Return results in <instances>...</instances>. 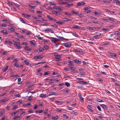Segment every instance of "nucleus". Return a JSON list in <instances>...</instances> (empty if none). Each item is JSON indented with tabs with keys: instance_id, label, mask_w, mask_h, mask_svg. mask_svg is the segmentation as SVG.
Returning <instances> with one entry per match:
<instances>
[{
	"instance_id": "41",
	"label": "nucleus",
	"mask_w": 120,
	"mask_h": 120,
	"mask_svg": "<svg viewBox=\"0 0 120 120\" xmlns=\"http://www.w3.org/2000/svg\"><path fill=\"white\" fill-rule=\"evenodd\" d=\"M7 25L3 23L1 24V27H5L7 26Z\"/></svg>"
},
{
	"instance_id": "63",
	"label": "nucleus",
	"mask_w": 120,
	"mask_h": 120,
	"mask_svg": "<svg viewBox=\"0 0 120 120\" xmlns=\"http://www.w3.org/2000/svg\"><path fill=\"white\" fill-rule=\"evenodd\" d=\"M111 79L112 80V81L114 82H115L116 81V80L115 79V78H111Z\"/></svg>"
},
{
	"instance_id": "55",
	"label": "nucleus",
	"mask_w": 120,
	"mask_h": 120,
	"mask_svg": "<svg viewBox=\"0 0 120 120\" xmlns=\"http://www.w3.org/2000/svg\"><path fill=\"white\" fill-rule=\"evenodd\" d=\"M63 116L64 117H65L67 119H68L69 118V117L68 116H67V115L66 114H64Z\"/></svg>"
},
{
	"instance_id": "20",
	"label": "nucleus",
	"mask_w": 120,
	"mask_h": 120,
	"mask_svg": "<svg viewBox=\"0 0 120 120\" xmlns=\"http://www.w3.org/2000/svg\"><path fill=\"white\" fill-rule=\"evenodd\" d=\"M31 104L30 103H27L26 104H24L23 105V106L24 107H25L30 106Z\"/></svg>"
},
{
	"instance_id": "2",
	"label": "nucleus",
	"mask_w": 120,
	"mask_h": 120,
	"mask_svg": "<svg viewBox=\"0 0 120 120\" xmlns=\"http://www.w3.org/2000/svg\"><path fill=\"white\" fill-rule=\"evenodd\" d=\"M63 45L65 47L69 48L71 45V42H66L64 43Z\"/></svg>"
},
{
	"instance_id": "11",
	"label": "nucleus",
	"mask_w": 120,
	"mask_h": 120,
	"mask_svg": "<svg viewBox=\"0 0 120 120\" xmlns=\"http://www.w3.org/2000/svg\"><path fill=\"white\" fill-rule=\"evenodd\" d=\"M88 8L87 7H85L84 9L85 10V12L87 13H90L91 12V11L90 10H88Z\"/></svg>"
},
{
	"instance_id": "60",
	"label": "nucleus",
	"mask_w": 120,
	"mask_h": 120,
	"mask_svg": "<svg viewBox=\"0 0 120 120\" xmlns=\"http://www.w3.org/2000/svg\"><path fill=\"white\" fill-rule=\"evenodd\" d=\"M36 12L38 13L39 14H41L42 12V11H36Z\"/></svg>"
},
{
	"instance_id": "21",
	"label": "nucleus",
	"mask_w": 120,
	"mask_h": 120,
	"mask_svg": "<svg viewBox=\"0 0 120 120\" xmlns=\"http://www.w3.org/2000/svg\"><path fill=\"white\" fill-rule=\"evenodd\" d=\"M32 18L34 19H36V21H38L39 23L41 22V21L40 20L38 19H37V18L36 17H35L34 16H33L32 17Z\"/></svg>"
},
{
	"instance_id": "57",
	"label": "nucleus",
	"mask_w": 120,
	"mask_h": 120,
	"mask_svg": "<svg viewBox=\"0 0 120 120\" xmlns=\"http://www.w3.org/2000/svg\"><path fill=\"white\" fill-rule=\"evenodd\" d=\"M51 95H56V94H57V93L56 92H52L51 93Z\"/></svg>"
},
{
	"instance_id": "24",
	"label": "nucleus",
	"mask_w": 120,
	"mask_h": 120,
	"mask_svg": "<svg viewBox=\"0 0 120 120\" xmlns=\"http://www.w3.org/2000/svg\"><path fill=\"white\" fill-rule=\"evenodd\" d=\"M114 34L115 35H120V33L118 31H116L114 32Z\"/></svg>"
},
{
	"instance_id": "33",
	"label": "nucleus",
	"mask_w": 120,
	"mask_h": 120,
	"mask_svg": "<svg viewBox=\"0 0 120 120\" xmlns=\"http://www.w3.org/2000/svg\"><path fill=\"white\" fill-rule=\"evenodd\" d=\"M92 22L93 23L95 24H99L100 23L99 21H93Z\"/></svg>"
},
{
	"instance_id": "53",
	"label": "nucleus",
	"mask_w": 120,
	"mask_h": 120,
	"mask_svg": "<svg viewBox=\"0 0 120 120\" xmlns=\"http://www.w3.org/2000/svg\"><path fill=\"white\" fill-rule=\"evenodd\" d=\"M62 20L64 22V23L66 21V18H63L62 19Z\"/></svg>"
},
{
	"instance_id": "9",
	"label": "nucleus",
	"mask_w": 120,
	"mask_h": 120,
	"mask_svg": "<svg viewBox=\"0 0 120 120\" xmlns=\"http://www.w3.org/2000/svg\"><path fill=\"white\" fill-rule=\"evenodd\" d=\"M86 29L90 30H93L95 29V27H90L88 26L86 27Z\"/></svg>"
},
{
	"instance_id": "52",
	"label": "nucleus",
	"mask_w": 120,
	"mask_h": 120,
	"mask_svg": "<svg viewBox=\"0 0 120 120\" xmlns=\"http://www.w3.org/2000/svg\"><path fill=\"white\" fill-rule=\"evenodd\" d=\"M94 14L95 15H100V14L99 12H97L96 11H95Z\"/></svg>"
},
{
	"instance_id": "27",
	"label": "nucleus",
	"mask_w": 120,
	"mask_h": 120,
	"mask_svg": "<svg viewBox=\"0 0 120 120\" xmlns=\"http://www.w3.org/2000/svg\"><path fill=\"white\" fill-rule=\"evenodd\" d=\"M8 66H6V67L4 69L3 71L4 72H6L8 70Z\"/></svg>"
},
{
	"instance_id": "28",
	"label": "nucleus",
	"mask_w": 120,
	"mask_h": 120,
	"mask_svg": "<svg viewBox=\"0 0 120 120\" xmlns=\"http://www.w3.org/2000/svg\"><path fill=\"white\" fill-rule=\"evenodd\" d=\"M59 4L61 5L65 4H67V3L66 2H62L61 1H59Z\"/></svg>"
},
{
	"instance_id": "10",
	"label": "nucleus",
	"mask_w": 120,
	"mask_h": 120,
	"mask_svg": "<svg viewBox=\"0 0 120 120\" xmlns=\"http://www.w3.org/2000/svg\"><path fill=\"white\" fill-rule=\"evenodd\" d=\"M39 97L43 98H45L46 97V94H40Z\"/></svg>"
},
{
	"instance_id": "56",
	"label": "nucleus",
	"mask_w": 120,
	"mask_h": 120,
	"mask_svg": "<svg viewBox=\"0 0 120 120\" xmlns=\"http://www.w3.org/2000/svg\"><path fill=\"white\" fill-rule=\"evenodd\" d=\"M102 0L101 1L103 2L104 3H109V2H108V1H107L106 0Z\"/></svg>"
},
{
	"instance_id": "42",
	"label": "nucleus",
	"mask_w": 120,
	"mask_h": 120,
	"mask_svg": "<svg viewBox=\"0 0 120 120\" xmlns=\"http://www.w3.org/2000/svg\"><path fill=\"white\" fill-rule=\"evenodd\" d=\"M56 9H57V10H62L61 8L60 7H56Z\"/></svg>"
},
{
	"instance_id": "4",
	"label": "nucleus",
	"mask_w": 120,
	"mask_h": 120,
	"mask_svg": "<svg viewBox=\"0 0 120 120\" xmlns=\"http://www.w3.org/2000/svg\"><path fill=\"white\" fill-rule=\"evenodd\" d=\"M100 106L103 108L104 109L108 110V108L107 107L106 105L104 104H101L100 105Z\"/></svg>"
},
{
	"instance_id": "43",
	"label": "nucleus",
	"mask_w": 120,
	"mask_h": 120,
	"mask_svg": "<svg viewBox=\"0 0 120 120\" xmlns=\"http://www.w3.org/2000/svg\"><path fill=\"white\" fill-rule=\"evenodd\" d=\"M24 62L26 65H28L29 64V62L27 60H24Z\"/></svg>"
},
{
	"instance_id": "30",
	"label": "nucleus",
	"mask_w": 120,
	"mask_h": 120,
	"mask_svg": "<svg viewBox=\"0 0 120 120\" xmlns=\"http://www.w3.org/2000/svg\"><path fill=\"white\" fill-rule=\"evenodd\" d=\"M50 26L54 28H57L58 27V26L55 24H54L53 25H50Z\"/></svg>"
},
{
	"instance_id": "7",
	"label": "nucleus",
	"mask_w": 120,
	"mask_h": 120,
	"mask_svg": "<svg viewBox=\"0 0 120 120\" xmlns=\"http://www.w3.org/2000/svg\"><path fill=\"white\" fill-rule=\"evenodd\" d=\"M108 53L112 57H115L116 58H117L116 55L115 53L110 52H109Z\"/></svg>"
},
{
	"instance_id": "59",
	"label": "nucleus",
	"mask_w": 120,
	"mask_h": 120,
	"mask_svg": "<svg viewBox=\"0 0 120 120\" xmlns=\"http://www.w3.org/2000/svg\"><path fill=\"white\" fill-rule=\"evenodd\" d=\"M97 108L99 111H101V109L100 107L98 105V106Z\"/></svg>"
},
{
	"instance_id": "15",
	"label": "nucleus",
	"mask_w": 120,
	"mask_h": 120,
	"mask_svg": "<svg viewBox=\"0 0 120 120\" xmlns=\"http://www.w3.org/2000/svg\"><path fill=\"white\" fill-rule=\"evenodd\" d=\"M82 27L80 26H74L73 27V28L74 29H81V28H82Z\"/></svg>"
},
{
	"instance_id": "22",
	"label": "nucleus",
	"mask_w": 120,
	"mask_h": 120,
	"mask_svg": "<svg viewBox=\"0 0 120 120\" xmlns=\"http://www.w3.org/2000/svg\"><path fill=\"white\" fill-rule=\"evenodd\" d=\"M58 116H56V117L53 116L51 117V119H53V120H56L58 119Z\"/></svg>"
},
{
	"instance_id": "3",
	"label": "nucleus",
	"mask_w": 120,
	"mask_h": 120,
	"mask_svg": "<svg viewBox=\"0 0 120 120\" xmlns=\"http://www.w3.org/2000/svg\"><path fill=\"white\" fill-rule=\"evenodd\" d=\"M72 13L73 14H74L77 16L81 17V16L82 15V14H79L78 13V12L72 10Z\"/></svg>"
},
{
	"instance_id": "25",
	"label": "nucleus",
	"mask_w": 120,
	"mask_h": 120,
	"mask_svg": "<svg viewBox=\"0 0 120 120\" xmlns=\"http://www.w3.org/2000/svg\"><path fill=\"white\" fill-rule=\"evenodd\" d=\"M52 13L54 14L57 15H58V13L57 11H55L53 10L52 11Z\"/></svg>"
},
{
	"instance_id": "1",
	"label": "nucleus",
	"mask_w": 120,
	"mask_h": 120,
	"mask_svg": "<svg viewBox=\"0 0 120 120\" xmlns=\"http://www.w3.org/2000/svg\"><path fill=\"white\" fill-rule=\"evenodd\" d=\"M49 38L53 43H55L58 41H60V40L55 38L49 37Z\"/></svg>"
},
{
	"instance_id": "46",
	"label": "nucleus",
	"mask_w": 120,
	"mask_h": 120,
	"mask_svg": "<svg viewBox=\"0 0 120 120\" xmlns=\"http://www.w3.org/2000/svg\"><path fill=\"white\" fill-rule=\"evenodd\" d=\"M18 108V106L17 105H15L12 108L13 109H16Z\"/></svg>"
},
{
	"instance_id": "23",
	"label": "nucleus",
	"mask_w": 120,
	"mask_h": 120,
	"mask_svg": "<svg viewBox=\"0 0 120 120\" xmlns=\"http://www.w3.org/2000/svg\"><path fill=\"white\" fill-rule=\"evenodd\" d=\"M22 22L25 24H27L26 22H25L22 18H20L19 19Z\"/></svg>"
},
{
	"instance_id": "26",
	"label": "nucleus",
	"mask_w": 120,
	"mask_h": 120,
	"mask_svg": "<svg viewBox=\"0 0 120 120\" xmlns=\"http://www.w3.org/2000/svg\"><path fill=\"white\" fill-rule=\"evenodd\" d=\"M43 58V55H40L39 56H37V58L38 59H42Z\"/></svg>"
},
{
	"instance_id": "13",
	"label": "nucleus",
	"mask_w": 120,
	"mask_h": 120,
	"mask_svg": "<svg viewBox=\"0 0 120 120\" xmlns=\"http://www.w3.org/2000/svg\"><path fill=\"white\" fill-rule=\"evenodd\" d=\"M22 15L25 18H28L30 16V15H28L26 14H22Z\"/></svg>"
},
{
	"instance_id": "45",
	"label": "nucleus",
	"mask_w": 120,
	"mask_h": 120,
	"mask_svg": "<svg viewBox=\"0 0 120 120\" xmlns=\"http://www.w3.org/2000/svg\"><path fill=\"white\" fill-rule=\"evenodd\" d=\"M56 23H58L59 24H63L64 23V22H56Z\"/></svg>"
},
{
	"instance_id": "50",
	"label": "nucleus",
	"mask_w": 120,
	"mask_h": 120,
	"mask_svg": "<svg viewBox=\"0 0 120 120\" xmlns=\"http://www.w3.org/2000/svg\"><path fill=\"white\" fill-rule=\"evenodd\" d=\"M63 101H56V102H55L56 103H59L60 104H62L63 103Z\"/></svg>"
},
{
	"instance_id": "48",
	"label": "nucleus",
	"mask_w": 120,
	"mask_h": 120,
	"mask_svg": "<svg viewBox=\"0 0 120 120\" xmlns=\"http://www.w3.org/2000/svg\"><path fill=\"white\" fill-rule=\"evenodd\" d=\"M109 20L111 21H114V19L113 18H109Z\"/></svg>"
},
{
	"instance_id": "31",
	"label": "nucleus",
	"mask_w": 120,
	"mask_h": 120,
	"mask_svg": "<svg viewBox=\"0 0 120 120\" xmlns=\"http://www.w3.org/2000/svg\"><path fill=\"white\" fill-rule=\"evenodd\" d=\"M71 72L74 73H76L77 72L76 69L75 68H73L72 69V70H71Z\"/></svg>"
},
{
	"instance_id": "35",
	"label": "nucleus",
	"mask_w": 120,
	"mask_h": 120,
	"mask_svg": "<svg viewBox=\"0 0 120 120\" xmlns=\"http://www.w3.org/2000/svg\"><path fill=\"white\" fill-rule=\"evenodd\" d=\"M47 18H48V19L50 20H51L52 18L51 17V16L49 15H47Z\"/></svg>"
},
{
	"instance_id": "39",
	"label": "nucleus",
	"mask_w": 120,
	"mask_h": 120,
	"mask_svg": "<svg viewBox=\"0 0 120 120\" xmlns=\"http://www.w3.org/2000/svg\"><path fill=\"white\" fill-rule=\"evenodd\" d=\"M71 113L72 114L75 115H76L77 113V112L73 111L71 112Z\"/></svg>"
},
{
	"instance_id": "62",
	"label": "nucleus",
	"mask_w": 120,
	"mask_h": 120,
	"mask_svg": "<svg viewBox=\"0 0 120 120\" xmlns=\"http://www.w3.org/2000/svg\"><path fill=\"white\" fill-rule=\"evenodd\" d=\"M9 100V99L8 98H5L3 100V101L4 102H7V101H8Z\"/></svg>"
},
{
	"instance_id": "18",
	"label": "nucleus",
	"mask_w": 120,
	"mask_h": 120,
	"mask_svg": "<svg viewBox=\"0 0 120 120\" xmlns=\"http://www.w3.org/2000/svg\"><path fill=\"white\" fill-rule=\"evenodd\" d=\"M71 33L73 35L76 37H78L79 36L77 33L75 32H71Z\"/></svg>"
},
{
	"instance_id": "64",
	"label": "nucleus",
	"mask_w": 120,
	"mask_h": 120,
	"mask_svg": "<svg viewBox=\"0 0 120 120\" xmlns=\"http://www.w3.org/2000/svg\"><path fill=\"white\" fill-rule=\"evenodd\" d=\"M64 70L67 71H69V68H67L65 67L64 68Z\"/></svg>"
},
{
	"instance_id": "44",
	"label": "nucleus",
	"mask_w": 120,
	"mask_h": 120,
	"mask_svg": "<svg viewBox=\"0 0 120 120\" xmlns=\"http://www.w3.org/2000/svg\"><path fill=\"white\" fill-rule=\"evenodd\" d=\"M97 101L98 102H104V101L102 100L101 99H98L97 100Z\"/></svg>"
},
{
	"instance_id": "12",
	"label": "nucleus",
	"mask_w": 120,
	"mask_h": 120,
	"mask_svg": "<svg viewBox=\"0 0 120 120\" xmlns=\"http://www.w3.org/2000/svg\"><path fill=\"white\" fill-rule=\"evenodd\" d=\"M85 3L84 2H79L77 5V6H84L85 5Z\"/></svg>"
},
{
	"instance_id": "54",
	"label": "nucleus",
	"mask_w": 120,
	"mask_h": 120,
	"mask_svg": "<svg viewBox=\"0 0 120 120\" xmlns=\"http://www.w3.org/2000/svg\"><path fill=\"white\" fill-rule=\"evenodd\" d=\"M82 84L84 85H87L88 84V83H87L86 82L82 81Z\"/></svg>"
},
{
	"instance_id": "29",
	"label": "nucleus",
	"mask_w": 120,
	"mask_h": 120,
	"mask_svg": "<svg viewBox=\"0 0 120 120\" xmlns=\"http://www.w3.org/2000/svg\"><path fill=\"white\" fill-rule=\"evenodd\" d=\"M44 48L46 50H48L49 48V46L46 45H45L44 46Z\"/></svg>"
},
{
	"instance_id": "34",
	"label": "nucleus",
	"mask_w": 120,
	"mask_h": 120,
	"mask_svg": "<svg viewBox=\"0 0 120 120\" xmlns=\"http://www.w3.org/2000/svg\"><path fill=\"white\" fill-rule=\"evenodd\" d=\"M65 84L67 87H68L70 86V83L68 82H65Z\"/></svg>"
},
{
	"instance_id": "6",
	"label": "nucleus",
	"mask_w": 120,
	"mask_h": 120,
	"mask_svg": "<svg viewBox=\"0 0 120 120\" xmlns=\"http://www.w3.org/2000/svg\"><path fill=\"white\" fill-rule=\"evenodd\" d=\"M101 35V34H99L98 35H95L93 36V37L96 39H98L99 38V37H100Z\"/></svg>"
},
{
	"instance_id": "49",
	"label": "nucleus",
	"mask_w": 120,
	"mask_h": 120,
	"mask_svg": "<svg viewBox=\"0 0 120 120\" xmlns=\"http://www.w3.org/2000/svg\"><path fill=\"white\" fill-rule=\"evenodd\" d=\"M58 53L57 52H55L52 53V55L53 56H57L58 55Z\"/></svg>"
},
{
	"instance_id": "36",
	"label": "nucleus",
	"mask_w": 120,
	"mask_h": 120,
	"mask_svg": "<svg viewBox=\"0 0 120 120\" xmlns=\"http://www.w3.org/2000/svg\"><path fill=\"white\" fill-rule=\"evenodd\" d=\"M49 4L53 5L54 6H56V4L53 2H49Z\"/></svg>"
},
{
	"instance_id": "19",
	"label": "nucleus",
	"mask_w": 120,
	"mask_h": 120,
	"mask_svg": "<svg viewBox=\"0 0 120 120\" xmlns=\"http://www.w3.org/2000/svg\"><path fill=\"white\" fill-rule=\"evenodd\" d=\"M5 109H2V111L1 112H0V116H2L3 114H4L5 113Z\"/></svg>"
},
{
	"instance_id": "32",
	"label": "nucleus",
	"mask_w": 120,
	"mask_h": 120,
	"mask_svg": "<svg viewBox=\"0 0 120 120\" xmlns=\"http://www.w3.org/2000/svg\"><path fill=\"white\" fill-rule=\"evenodd\" d=\"M38 50L40 52H41L44 51V49L43 48H39Z\"/></svg>"
},
{
	"instance_id": "14",
	"label": "nucleus",
	"mask_w": 120,
	"mask_h": 120,
	"mask_svg": "<svg viewBox=\"0 0 120 120\" xmlns=\"http://www.w3.org/2000/svg\"><path fill=\"white\" fill-rule=\"evenodd\" d=\"M24 49L27 51H30L31 50V49L29 48L27 46H26L24 48Z\"/></svg>"
},
{
	"instance_id": "16",
	"label": "nucleus",
	"mask_w": 120,
	"mask_h": 120,
	"mask_svg": "<svg viewBox=\"0 0 120 120\" xmlns=\"http://www.w3.org/2000/svg\"><path fill=\"white\" fill-rule=\"evenodd\" d=\"M1 32L4 34L5 35H7L8 34V33L7 32V31L6 30H3L2 31H1Z\"/></svg>"
},
{
	"instance_id": "38",
	"label": "nucleus",
	"mask_w": 120,
	"mask_h": 120,
	"mask_svg": "<svg viewBox=\"0 0 120 120\" xmlns=\"http://www.w3.org/2000/svg\"><path fill=\"white\" fill-rule=\"evenodd\" d=\"M50 72L49 71H47L44 73L43 75H47L48 74H50Z\"/></svg>"
},
{
	"instance_id": "5",
	"label": "nucleus",
	"mask_w": 120,
	"mask_h": 120,
	"mask_svg": "<svg viewBox=\"0 0 120 120\" xmlns=\"http://www.w3.org/2000/svg\"><path fill=\"white\" fill-rule=\"evenodd\" d=\"M58 38H59V39L60 40V41H63L64 40H68V39H65L63 37H60L58 36H56Z\"/></svg>"
},
{
	"instance_id": "37",
	"label": "nucleus",
	"mask_w": 120,
	"mask_h": 120,
	"mask_svg": "<svg viewBox=\"0 0 120 120\" xmlns=\"http://www.w3.org/2000/svg\"><path fill=\"white\" fill-rule=\"evenodd\" d=\"M116 1V0H114L113 1L114 2H115ZM116 3L117 4H118L119 5H120V2L118 0H117L116 1Z\"/></svg>"
},
{
	"instance_id": "61",
	"label": "nucleus",
	"mask_w": 120,
	"mask_h": 120,
	"mask_svg": "<svg viewBox=\"0 0 120 120\" xmlns=\"http://www.w3.org/2000/svg\"><path fill=\"white\" fill-rule=\"evenodd\" d=\"M11 31H14L15 30V29L12 28H11L8 29Z\"/></svg>"
},
{
	"instance_id": "47",
	"label": "nucleus",
	"mask_w": 120,
	"mask_h": 120,
	"mask_svg": "<svg viewBox=\"0 0 120 120\" xmlns=\"http://www.w3.org/2000/svg\"><path fill=\"white\" fill-rule=\"evenodd\" d=\"M81 102H83L84 101V98H83L82 97H81L80 98H79Z\"/></svg>"
},
{
	"instance_id": "40",
	"label": "nucleus",
	"mask_w": 120,
	"mask_h": 120,
	"mask_svg": "<svg viewBox=\"0 0 120 120\" xmlns=\"http://www.w3.org/2000/svg\"><path fill=\"white\" fill-rule=\"evenodd\" d=\"M2 21H6L8 23L10 22V20L7 19H4L2 20Z\"/></svg>"
},
{
	"instance_id": "51",
	"label": "nucleus",
	"mask_w": 120,
	"mask_h": 120,
	"mask_svg": "<svg viewBox=\"0 0 120 120\" xmlns=\"http://www.w3.org/2000/svg\"><path fill=\"white\" fill-rule=\"evenodd\" d=\"M64 14L68 16H70L71 15V14L69 13L65 12L64 13Z\"/></svg>"
},
{
	"instance_id": "8",
	"label": "nucleus",
	"mask_w": 120,
	"mask_h": 120,
	"mask_svg": "<svg viewBox=\"0 0 120 120\" xmlns=\"http://www.w3.org/2000/svg\"><path fill=\"white\" fill-rule=\"evenodd\" d=\"M60 56L58 55L56 56L55 58H56L55 60L56 61H59L60 60Z\"/></svg>"
},
{
	"instance_id": "17",
	"label": "nucleus",
	"mask_w": 120,
	"mask_h": 120,
	"mask_svg": "<svg viewBox=\"0 0 120 120\" xmlns=\"http://www.w3.org/2000/svg\"><path fill=\"white\" fill-rule=\"evenodd\" d=\"M74 61L78 64H81V61L77 59H75L74 60Z\"/></svg>"
},
{
	"instance_id": "58",
	"label": "nucleus",
	"mask_w": 120,
	"mask_h": 120,
	"mask_svg": "<svg viewBox=\"0 0 120 120\" xmlns=\"http://www.w3.org/2000/svg\"><path fill=\"white\" fill-rule=\"evenodd\" d=\"M68 63L69 64H69L70 66H72L73 65L72 64V61H70L68 62Z\"/></svg>"
}]
</instances>
